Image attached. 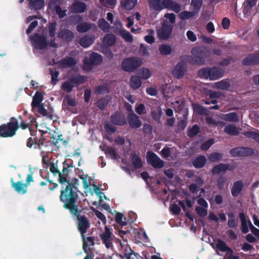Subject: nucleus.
Returning <instances> with one entry per match:
<instances>
[{
	"label": "nucleus",
	"mask_w": 259,
	"mask_h": 259,
	"mask_svg": "<svg viewBox=\"0 0 259 259\" xmlns=\"http://www.w3.org/2000/svg\"><path fill=\"white\" fill-rule=\"evenodd\" d=\"M44 5V0H29V6L31 9L40 10Z\"/></svg>",
	"instance_id": "e433bc0d"
},
{
	"label": "nucleus",
	"mask_w": 259,
	"mask_h": 259,
	"mask_svg": "<svg viewBox=\"0 0 259 259\" xmlns=\"http://www.w3.org/2000/svg\"><path fill=\"white\" fill-rule=\"evenodd\" d=\"M127 119L128 125L132 128H138L142 125V122L140 120L139 117L133 111L127 115Z\"/></svg>",
	"instance_id": "a211bd4d"
},
{
	"label": "nucleus",
	"mask_w": 259,
	"mask_h": 259,
	"mask_svg": "<svg viewBox=\"0 0 259 259\" xmlns=\"http://www.w3.org/2000/svg\"><path fill=\"white\" fill-rule=\"evenodd\" d=\"M242 64L244 66L259 65V52L249 55L242 60Z\"/></svg>",
	"instance_id": "6ab92c4d"
},
{
	"label": "nucleus",
	"mask_w": 259,
	"mask_h": 259,
	"mask_svg": "<svg viewBox=\"0 0 259 259\" xmlns=\"http://www.w3.org/2000/svg\"><path fill=\"white\" fill-rule=\"evenodd\" d=\"M173 28V25L170 24L167 20H164L161 27L157 30V33L159 39L161 40L168 39L171 35Z\"/></svg>",
	"instance_id": "9d476101"
},
{
	"label": "nucleus",
	"mask_w": 259,
	"mask_h": 259,
	"mask_svg": "<svg viewBox=\"0 0 259 259\" xmlns=\"http://www.w3.org/2000/svg\"><path fill=\"white\" fill-rule=\"evenodd\" d=\"M60 201L63 203V207L69 210L72 215L78 214V205L76 203L78 196L73 185L68 184L61 188Z\"/></svg>",
	"instance_id": "f257e3e1"
},
{
	"label": "nucleus",
	"mask_w": 259,
	"mask_h": 259,
	"mask_svg": "<svg viewBox=\"0 0 259 259\" xmlns=\"http://www.w3.org/2000/svg\"><path fill=\"white\" fill-rule=\"evenodd\" d=\"M187 62H188L185 60V57H184L182 61L176 64L172 71L175 77L180 79L184 77L188 69Z\"/></svg>",
	"instance_id": "f8f14e48"
},
{
	"label": "nucleus",
	"mask_w": 259,
	"mask_h": 259,
	"mask_svg": "<svg viewBox=\"0 0 259 259\" xmlns=\"http://www.w3.org/2000/svg\"><path fill=\"white\" fill-rule=\"evenodd\" d=\"M206 161V158L204 155H199L192 159V163L195 168H201L205 166Z\"/></svg>",
	"instance_id": "5701e85b"
},
{
	"label": "nucleus",
	"mask_w": 259,
	"mask_h": 259,
	"mask_svg": "<svg viewBox=\"0 0 259 259\" xmlns=\"http://www.w3.org/2000/svg\"><path fill=\"white\" fill-rule=\"evenodd\" d=\"M228 170H231L230 168V166L226 163H220L218 165H214L211 170L212 174L215 175H219L221 172H225Z\"/></svg>",
	"instance_id": "a878e982"
},
{
	"label": "nucleus",
	"mask_w": 259,
	"mask_h": 259,
	"mask_svg": "<svg viewBox=\"0 0 259 259\" xmlns=\"http://www.w3.org/2000/svg\"><path fill=\"white\" fill-rule=\"evenodd\" d=\"M224 71L220 67L204 68L198 71L199 76L202 78L208 79L210 80H217L223 77Z\"/></svg>",
	"instance_id": "39448f33"
},
{
	"label": "nucleus",
	"mask_w": 259,
	"mask_h": 259,
	"mask_svg": "<svg viewBox=\"0 0 259 259\" xmlns=\"http://www.w3.org/2000/svg\"><path fill=\"white\" fill-rule=\"evenodd\" d=\"M87 10V5L82 2H76L71 6V12L73 13H82Z\"/></svg>",
	"instance_id": "393cba45"
},
{
	"label": "nucleus",
	"mask_w": 259,
	"mask_h": 259,
	"mask_svg": "<svg viewBox=\"0 0 259 259\" xmlns=\"http://www.w3.org/2000/svg\"><path fill=\"white\" fill-rule=\"evenodd\" d=\"M105 129L107 133H114L116 132V128L112 126L110 123L106 122L104 125Z\"/></svg>",
	"instance_id": "0e129e2a"
},
{
	"label": "nucleus",
	"mask_w": 259,
	"mask_h": 259,
	"mask_svg": "<svg viewBox=\"0 0 259 259\" xmlns=\"http://www.w3.org/2000/svg\"><path fill=\"white\" fill-rule=\"evenodd\" d=\"M102 57L101 55L96 52L91 54L89 59H85L83 64V69L90 71L94 66L98 65L102 62Z\"/></svg>",
	"instance_id": "1a4fd4ad"
},
{
	"label": "nucleus",
	"mask_w": 259,
	"mask_h": 259,
	"mask_svg": "<svg viewBox=\"0 0 259 259\" xmlns=\"http://www.w3.org/2000/svg\"><path fill=\"white\" fill-rule=\"evenodd\" d=\"M192 54L193 56H185V60L190 64L203 65L205 63V59L209 57V50L203 47H194L192 50Z\"/></svg>",
	"instance_id": "f03ea898"
},
{
	"label": "nucleus",
	"mask_w": 259,
	"mask_h": 259,
	"mask_svg": "<svg viewBox=\"0 0 259 259\" xmlns=\"http://www.w3.org/2000/svg\"><path fill=\"white\" fill-rule=\"evenodd\" d=\"M224 132L231 136H237L239 134V131L237 127L232 124H228L224 128Z\"/></svg>",
	"instance_id": "72a5a7b5"
},
{
	"label": "nucleus",
	"mask_w": 259,
	"mask_h": 259,
	"mask_svg": "<svg viewBox=\"0 0 259 259\" xmlns=\"http://www.w3.org/2000/svg\"><path fill=\"white\" fill-rule=\"evenodd\" d=\"M41 134L40 137L37 136L36 132L32 129H30V133L31 136L29 138L26 142V146L29 148H32L33 146L35 145L38 141L43 137V134L46 133V132L41 131Z\"/></svg>",
	"instance_id": "aec40b11"
},
{
	"label": "nucleus",
	"mask_w": 259,
	"mask_h": 259,
	"mask_svg": "<svg viewBox=\"0 0 259 259\" xmlns=\"http://www.w3.org/2000/svg\"><path fill=\"white\" fill-rule=\"evenodd\" d=\"M243 135L247 138L254 140L259 143V132L249 131L245 132Z\"/></svg>",
	"instance_id": "49530a36"
},
{
	"label": "nucleus",
	"mask_w": 259,
	"mask_h": 259,
	"mask_svg": "<svg viewBox=\"0 0 259 259\" xmlns=\"http://www.w3.org/2000/svg\"><path fill=\"white\" fill-rule=\"evenodd\" d=\"M13 120L15 119L11 117L9 122L0 125V137L11 138L16 135L18 131L17 124L16 121Z\"/></svg>",
	"instance_id": "0eeeda50"
},
{
	"label": "nucleus",
	"mask_w": 259,
	"mask_h": 259,
	"mask_svg": "<svg viewBox=\"0 0 259 259\" xmlns=\"http://www.w3.org/2000/svg\"><path fill=\"white\" fill-rule=\"evenodd\" d=\"M230 154L232 157H242L251 156L254 154L253 150L250 147H238L230 150Z\"/></svg>",
	"instance_id": "4468645a"
},
{
	"label": "nucleus",
	"mask_w": 259,
	"mask_h": 259,
	"mask_svg": "<svg viewBox=\"0 0 259 259\" xmlns=\"http://www.w3.org/2000/svg\"><path fill=\"white\" fill-rule=\"evenodd\" d=\"M124 256H122L120 255V257L123 258L124 257H126V259H132V255H134L135 257H137L138 254L137 253H135L134 251L130 247L127 246H126L124 248Z\"/></svg>",
	"instance_id": "37998d69"
},
{
	"label": "nucleus",
	"mask_w": 259,
	"mask_h": 259,
	"mask_svg": "<svg viewBox=\"0 0 259 259\" xmlns=\"http://www.w3.org/2000/svg\"><path fill=\"white\" fill-rule=\"evenodd\" d=\"M147 161L155 168H161L164 166V161L152 151L147 152Z\"/></svg>",
	"instance_id": "2eb2a0df"
},
{
	"label": "nucleus",
	"mask_w": 259,
	"mask_h": 259,
	"mask_svg": "<svg viewBox=\"0 0 259 259\" xmlns=\"http://www.w3.org/2000/svg\"><path fill=\"white\" fill-rule=\"evenodd\" d=\"M164 17L168 19V22L172 25L176 22V15L174 13H166Z\"/></svg>",
	"instance_id": "69168bd1"
},
{
	"label": "nucleus",
	"mask_w": 259,
	"mask_h": 259,
	"mask_svg": "<svg viewBox=\"0 0 259 259\" xmlns=\"http://www.w3.org/2000/svg\"><path fill=\"white\" fill-rule=\"evenodd\" d=\"M132 163L136 169L141 168L143 166V162L141 158L136 154L132 156Z\"/></svg>",
	"instance_id": "ea45409f"
},
{
	"label": "nucleus",
	"mask_w": 259,
	"mask_h": 259,
	"mask_svg": "<svg viewBox=\"0 0 259 259\" xmlns=\"http://www.w3.org/2000/svg\"><path fill=\"white\" fill-rule=\"evenodd\" d=\"M203 4V0H191V6L193 10L199 13Z\"/></svg>",
	"instance_id": "864d4df0"
},
{
	"label": "nucleus",
	"mask_w": 259,
	"mask_h": 259,
	"mask_svg": "<svg viewBox=\"0 0 259 259\" xmlns=\"http://www.w3.org/2000/svg\"><path fill=\"white\" fill-rule=\"evenodd\" d=\"M215 84L218 89L223 90H228L230 87V82L225 80H222L217 82Z\"/></svg>",
	"instance_id": "8fccbe9b"
},
{
	"label": "nucleus",
	"mask_w": 259,
	"mask_h": 259,
	"mask_svg": "<svg viewBox=\"0 0 259 259\" xmlns=\"http://www.w3.org/2000/svg\"><path fill=\"white\" fill-rule=\"evenodd\" d=\"M91 28V23L83 22L76 26V30L79 33H84L90 30Z\"/></svg>",
	"instance_id": "473e14b6"
},
{
	"label": "nucleus",
	"mask_w": 259,
	"mask_h": 259,
	"mask_svg": "<svg viewBox=\"0 0 259 259\" xmlns=\"http://www.w3.org/2000/svg\"><path fill=\"white\" fill-rule=\"evenodd\" d=\"M115 219V222L120 226H124L127 225L126 218L121 213L117 212Z\"/></svg>",
	"instance_id": "a18cd8bd"
},
{
	"label": "nucleus",
	"mask_w": 259,
	"mask_h": 259,
	"mask_svg": "<svg viewBox=\"0 0 259 259\" xmlns=\"http://www.w3.org/2000/svg\"><path fill=\"white\" fill-rule=\"evenodd\" d=\"M200 132L199 126L197 124H194L192 127L189 128L187 132V136L190 138H193Z\"/></svg>",
	"instance_id": "de8ad7c7"
},
{
	"label": "nucleus",
	"mask_w": 259,
	"mask_h": 259,
	"mask_svg": "<svg viewBox=\"0 0 259 259\" xmlns=\"http://www.w3.org/2000/svg\"><path fill=\"white\" fill-rule=\"evenodd\" d=\"M213 143V140L212 139H210L203 143L200 146V148L203 151H206L211 147Z\"/></svg>",
	"instance_id": "052dcab7"
},
{
	"label": "nucleus",
	"mask_w": 259,
	"mask_h": 259,
	"mask_svg": "<svg viewBox=\"0 0 259 259\" xmlns=\"http://www.w3.org/2000/svg\"><path fill=\"white\" fill-rule=\"evenodd\" d=\"M82 20V17L79 15L73 16L70 17V21L73 24H78Z\"/></svg>",
	"instance_id": "774afa93"
},
{
	"label": "nucleus",
	"mask_w": 259,
	"mask_h": 259,
	"mask_svg": "<svg viewBox=\"0 0 259 259\" xmlns=\"http://www.w3.org/2000/svg\"><path fill=\"white\" fill-rule=\"evenodd\" d=\"M160 53L162 55H167L171 53V48L167 45H161L159 48Z\"/></svg>",
	"instance_id": "3c124183"
},
{
	"label": "nucleus",
	"mask_w": 259,
	"mask_h": 259,
	"mask_svg": "<svg viewBox=\"0 0 259 259\" xmlns=\"http://www.w3.org/2000/svg\"><path fill=\"white\" fill-rule=\"evenodd\" d=\"M224 119L226 121L236 122L239 120L238 115L236 112H230L224 115Z\"/></svg>",
	"instance_id": "c03bdc74"
},
{
	"label": "nucleus",
	"mask_w": 259,
	"mask_h": 259,
	"mask_svg": "<svg viewBox=\"0 0 259 259\" xmlns=\"http://www.w3.org/2000/svg\"><path fill=\"white\" fill-rule=\"evenodd\" d=\"M58 37L64 41L69 42L74 38V33L69 29H64L58 32Z\"/></svg>",
	"instance_id": "412c9836"
},
{
	"label": "nucleus",
	"mask_w": 259,
	"mask_h": 259,
	"mask_svg": "<svg viewBox=\"0 0 259 259\" xmlns=\"http://www.w3.org/2000/svg\"><path fill=\"white\" fill-rule=\"evenodd\" d=\"M223 155L218 152H214L211 153L209 157V160L211 162H215L219 161L222 157Z\"/></svg>",
	"instance_id": "e2e57ef3"
},
{
	"label": "nucleus",
	"mask_w": 259,
	"mask_h": 259,
	"mask_svg": "<svg viewBox=\"0 0 259 259\" xmlns=\"http://www.w3.org/2000/svg\"><path fill=\"white\" fill-rule=\"evenodd\" d=\"M93 41L94 39L92 37L89 35H85L80 39L79 43L82 47L88 48L93 43Z\"/></svg>",
	"instance_id": "c9c22d12"
},
{
	"label": "nucleus",
	"mask_w": 259,
	"mask_h": 259,
	"mask_svg": "<svg viewBox=\"0 0 259 259\" xmlns=\"http://www.w3.org/2000/svg\"><path fill=\"white\" fill-rule=\"evenodd\" d=\"M141 64V60L138 57H129L124 59L121 67L124 71L131 72L136 70Z\"/></svg>",
	"instance_id": "6e6552de"
},
{
	"label": "nucleus",
	"mask_w": 259,
	"mask_h": 259,
	"mask_svg": "<svg viewBox=\"0 0 259 259\" xmlns=\"http://www.w3.org/2000/svg\"><path fill=\"white\" fill-rule=\"evenodd\" d=\"M243 183L241 181H237L234 183L231 188V194L233 197H237L242 190Z\"/></svg>",
	"instance_id": "cd10ccee"
},
{
	"label": "nucleus",
	"mask_w": 259,
	"mask_h": 259,
	"mask_svg": "<svg viewBox=\"0 0 259 259\" xmlns=\"http://www.w3.org/2000/svg\"><path fill=\"white\" fill-rule=\"evenodd\" d=\"M149 4L151 8L157 11L168 9L178 13L181 10L180 4L172 0H150Z\"/></svg>",
	"instance_id": "7ed1b4c3"
},
{
	"label": "nucleus",
	"mask_w": 259,
	"mask_h": 259,
	"mask_svg": "<svg viewBox=\"0 0 259 259\" xmlns=\"http://www.w3.org/2000/svg\"><path fill=\"white\" fill-rule=\"evenodd\" d=\"M44 99V96L41 92L37 91L33 97L31 102V107L32 109L36 108L37 106L41 104V102Z\"/></svg>",
	"instance_id": "c756f323"
},
{
	"label": "nucleus",
	"mask_w": 259,
	"mask_h": 259,
	"mask_svg": "<svg viewBox=\"0 0 259 259\" xmlns=\"http://www.w3.org/2000/svg\"><path fill=\"white\" fill-rule=\"evenodd\" d=\"M78 214L72 215L74 217H77L78 220L77 228L78 230L81 234L83 239V249L84 251L87 253L88 244L85 241V238L84 234L87 233L88 229L90 227V223L89 220L85 215H80V213L81 211V209H78ZM89 250H90V248H88Z\"/></svg>",
	"instance_id": "20e7f679"
},
{
	"label": "nucleus",
	"mask_w": 259,
	"mask_h": 259,
	"mask_svg": "<svg viewBox=\"0 0 259 259\" xmlns=\"http://www.w3.org/2000/svg\"><path fill=\"white\" fill-rule=\"evenodd\" d=\"M87 77L80 74L70 76L67 80L62 83L61 89L65 92L69 93L72 91L75 85L82 84L87 80Z\"/></svg>",
	"instance_id": "423d86ee"
},
{
	"label": "nucleus",
	"mask_w": 259,
	"mask_h": 259,
	"mask_svg": "<svg viewBox=\"0 0 259 259\" xmlns=\"http://www.w3.org/2000/svg\"><path fill=\"white\" fill-rule=\"evenodd\" d=\"M59 182L61 185V188L66 186L68 184H70L69 180L67 179V176H65L62 175V172L59 173Z\"/></svg>",
	"instance_id": "13d9d810"
},
{
	"label": "nucleus",
	"mask_w": 259,
	"mask_h": 259,
	"mask_svg": "<svg viewBox=\"0 0 259 259\" xmlns=\"http://www.w3.org/2000/svg\"><path fill=\"white\" fill-rule=\"evenodd\" d=\"M57 27L56 22L49 23L48 24V30L49 36L51 38H54L56 35V30Z\"/></svg>",
	"instance_id": "603ef678"
},
{
	"label": "nucleus",
	"mask_w": 259,
	"mask_h": 259,
	"mask_svg": "<svg viewBox=\"0 0 259 259\" xmlns=\"http://www.w3.org/2000/svg\"><path fill=\"white\" fill-rule=\"evenodd\" d=\"M195 210L197 214L200 217H204L207 214V211L204 208V207L203 208L200 206H197L195 207Z\"/></svg>",
	"instance_id": "680f3d73"
},
{
	"label": "nucleus",
	"mask_w": 259,
	"mask_h": 259,
	"mask_svg": "<svg viewBox=\"0 0 259 259\" xmlns=\"http://www.w3.org/2000/svg\"><path fill=\"white\" fill-rule=\"evenodd\" d=\"M99 27L104 32H108L110 28L109 24L104 18H101L98 21Z\"/></svg>",
	"instance_id": "09e8293b"
},
{
	"label": "nucleus",
	"mask_w": 259,
	"mask_h": 259,
	"mask_svg": "<svg viewBox=\"0 0 259 259\" xmlns=\"http://www.w3.org/2000/svg\"><path fill=\"white\" fill-rule=\"evenodd\" d=\"M11 182L13 188H14L15 190L18 193L24 194L27 192V185L26 184H23L20 181L15 183L13 181V179H12Z\"/></svg>",
	"instance_id": "bb28decb"
},
{
	"label": "nucleus",
	"mask_w": 259,
	"mask_h": 259,
	"mask_svg": "<svg viewBox=\"0 0 259 259\" xmlns=\"http://www.w3.org/2000/svg\"><path fill=\"white\" fill-rule=\"evenodd\" d=\"M60 0H50L48 3V8L52 11L56 12L60 18H63L66 16V10H63L60 6Z\"/></svg>",
	"instance_id": "dca6fc26"
},
{
	"label": "nucleus",
	"mask_w": 259,
	"mask_h": 259,
	"mask_svg": "<svg viewBox=\"0 0 259 259\" xmlns=\"http://www.w3.org/2000/svg\"><path fill=\"white\" fill-rule=\"evenodd\" d=\"M50 74L51 75V82L53 85H55L58 81V77L59 72L57 70L54 71L53 69H50Z\"/></svg>",
	"instance_id": "bf43d9fd"
},
{
	"label": "nucleus",
	"mask_w": 259,
	"mask_h": 259,
	"mask_svg": "<svg viewBox=\"0 0 259 259\" xmlns=\"http://www.w3.org/2000/svg\"><path fill=\"white\" fill-rule=\"evenodd\" d=\"M142 84L141 78L138 76L133 75L130 78V85L134 90L139 88Z\"/></svg>",
	"instance_id": "2f4dec72"
},
{
	"label": "nucleus",
	"mask_w": 259,
	"mask_h": 259,
	"mask_svg": "<svg viewBox=\"0 0 259 259\" xmlns=\"http://www.w3.org/2000/svg\"><path fill=\"white\" fill-rule=\"evenodd\" d=\"M239 218L241 222L240 230L243 234L247 233L249 232V228L251 231H253V229L256 228L243 211L239 213Z\"/></svg>",
	"instance_id": "ddd939ff"
},
{
	"label": "nucleus",
	"mask_w": 259,
	"mask_h": 259,
	"mask_svg": "<svg viewBox=\"0 0 259 259\" xmlns=\"http://www.w3.org/2000/svg\"><path fill=\"white\" fill-rule=\"evenodd\" d=\"M100 237L102 243L107 249L113 246L112 241L115 236L108 227H105V232L101 234Z\"/></svg>",
	"instance_id": "f3484780"
},
{
	"label": "nucleus",
	"mask_w": 259,
	"mask_h": 259,
	"mask_svg": "<svg viewBox=\"0 0 259 259\" xmlns=\"http://www.w3.org/2000/svg\"><path fill=\"white\" fill-rule=\"evenodd\" d=\"M111 122L117 125L122 126L126 123L125 116L119 112H116L111 116Z\"/></svg>",
	"instance_id": "4be33fe9"
},
{
	"label": "nucleus",
	"mask_w": 259,
	"mask_h": 259,
	"mask_svg": "<svg viewBox=\"0 0 259 259\" xmlns=\"http://www.w3.org/2000/svg\"><path fill=\"white\" fill-rule=\"evenodd\" d=\"M110 98L109 97L106 96L98 100L97 102V106L100 110H104L108 104Z\"/></svg>",
	"instance_id": "79ce46f5"
},
{
	"label": "nucleus",
	"mask_w": 259,
	"mask_h": 259,
	"mask_svg": "<svg viewBox=\"0 0 259 259\" xmlns=\"http://www.w3.org/2000/svg\"><path fill=\"white\" fill-rule=\"evenodd\" d=\"M38 112L42 116H47L50 118L51 119H52L51 114L49 113L47 110L45 108V106L44 104H41L37 106Z\"/></svg>",
	"instance_id": "5fc2aeb1"
},
{
	"label": "nucleus",
	"mask_w": 259,
	"mask_h": 259,
	"mask_svg": "<svg viewBox=\"0 0 259 259\" xmlns=\"http://www.w3.org/2000/svg\"><path fill=\"white\" fill-rule=\"evenodd\" d=\"M115 36L112 33L107 34L104 37L103 43L107 47L113 46L115 44Z\"/></svg>",
	"instance_id": "4c0bfd02"
},
{
	"label": "nucleus",
	"mask_w": 259,
	"mask_h": 259,
	"mask_svg": "<svg viewBox=\"0 0 259 259\" xmlns=\"http://www.w3.org/2000/svg\"><path fill=\"white\" fill-rule=\"evenodd\" d=\"M121 36L127 41L131 42L133 40L132 35L128 31L126 30L122 31L121 32Z\"/></svg>",
	"instance_id": "338daca9"
},
{
	"label": "nucleus",
	"mask_w": 259,
	"mask_h": 259,
	"mask_svg": "<svg viewBox=\"0 0 259 259\" xmlns=\"http://www.w3.org/2000/svg\"><path fill=\"white\" fill-rule=\"evenodd\" d=\"M257 2V0H245L243 5V12L251 14L252 8L256 5Z\"/></svg>",
	"instance_id": "7c9ffc66"
},
{
	"label": "nucleus",
	"mask_w": 259,
	"mask_h": 259,
	"mask_svg": "<svg viewBox=\"0 0 259 259\" xmlns=\"http://www.w3.org/2000/svg\"><path fill=\"white\" fill-rule=\"evenodd\" d=\"M226 179L223 176H220L217 180V186L219 190L222 191L225 189Z\"/></svg>",
	"instance_id": "4d7b16f0"
},
{
	"label": "nucleus",
	"mask_w": 259,
	"mask_h": 259,
	"mask_svg": "<svg viewBox=\"0 0 259 259\" xmlns=\"http://www.w3.org/2000/svg\"><path fill=\"white\" fill-rule=\"evenodd\" d=\"M215 247L221 252H227L232 253L233 250L228 246L226 243L221 239H218L215 243Z\"/></svg>",
	"instance_id": "c85d7f7f"
},
{
	"label": "nucleus",
	"mask_w": 259,
	"mask_h": 259,
	"mask_svg": "<svg viewBox=\"0 0 259 259\" xmlns=\"http://www.w3.org/2000/svg\"><path fill=\"white\" fill-rule=\"evenodd\" d=\"M58 63L61 68H67L75 65L77 62L75 59L73 57H66L59 61Z\"/></svg>",
	"instance_id": "b1692460"
},
{
	"label": "nucleus",
	"mask_w": 259,
	"mask_h": 259,
	"mask_svg": "<svg viewBox=\"0 0 259 259\" xmlns=\"http://www.w3.org/2000/svg\"><path fill=\"white\" fill-rule=\"evenodd\" d=\"M198 13L193 9L192 11H184L181 12L179 14V17L182 20H187L193 17L195 15Z\"/></svg>",
	"instance_id": "a19ab883"
},
{
	"label": "nucleus",
	"mask_w": 259,
	"mask_h": 259,
	"mask_svg": "<svg viewBox=\"0 0 259 259\" xmlns=\"http://www.w3.org/2000/svg\"><path fill=\"white\" fill-rule=\"evenodd\" d=\"M194 109L199 114L201 115H207V110L203 106L198 104H194L193 105Z\"/></svg>",
	"instance_id": "6e6d98bb"
},
{
	"label": "nucleus",
	"mask_w": 259,
	"mask_h": 259,
	"mask_svg": "<svg viewBox=\"0 0 259 259\" xmlns=\"http://www.w3.org/2000/svg\"><path fill=\"white\" fill-rule=\"evenodd\" d=\"M137 0H122L121 7L127 10H132L137 5Z\"/></svg>",
	"instance_id": "f704fd0d"
},
{
	"label": "nucleus",
	"mask_w": 259,
	"mask_h": 259,
	"mask_svg": "<svg viewBox=\"0 0 259 259\" xmlns=\"http://www.w3.org/2000/svg\"><path fill=\"white\" fill-rule=\"evenodd\" d=\"M12 119H15V120H13V121H16L18 126V130L19 128H21L22 130H26V128L29 127V124L23 120L21 115H19L18 118L15 117H12Z\"/></svg>",
	"instance_id": "58836bf2"
},
{
	"label": "nucleus",
	"mask_w": 259,
	"mask_h": 259,
	"mask_svg": "<svg viewBox=\"0 0 259 259\" xmlns=\"http://www.w3.org/2000/svg\"><path fill=\"white\" fill-rule=\"evenodd\" d=\"M30 39L33 47L37 50H44L48 45L46 37L37 33L32 35Z\"/></svg>",
	"instance_id": "9b49d317"
}]
</instances>
